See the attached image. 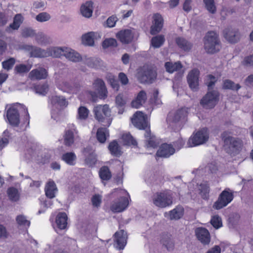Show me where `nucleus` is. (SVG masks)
<instances>
[{
    "label": "nucleus",
    "mask_w": 253,
    "mask_h": 253,
    "mask_svg": "<svg viewBox=\"0 0 253 253\" xmlns=\"http://www.w3.org/2000/svg\"><path fill=\"white\" fill-rule=\"evenodd\" d=\"M117 17L115 16H111L109 17L106 21V26L108 27L112 28L115 26L116 22L117 21Z\"/></svg>",
    "instance_id": "nucleus-64"
},
{
    "label": "nucleus",
    "mask_w": 253,
    "mask_h": 253,
    "mask_svg": "<svg viewBox=\"0 0 253 253\" xmlns=\"http://www.w3.org/2000/svg\"><path fill=\"white\" fill-rule=\"evenodd\" d=\"M93 112L95 118L104 126H109L112 122L111 111L109 105H97L94 107Z\"/></svg>",
    "instance_id": "nucleus-3"
},
{
    "label": "nucleus",
    "mask_w": 253,
    "mask_h": 253,
    "mask_svg": "<svg viewBox=\"0 0 253 253\" xmlns=\"http://www.w3.org/2000/svg\"><path fill=\"white\" fill-rule=\"evenodd\" d=\"M222 87L224 89H230L233 91H237L241 87V86L239 84H236L232 81L226 79L223 81Z\"/></svg>",
    "instance_id": "nucleus-40"
},
{
    "label": "nucleus",
    "mask_w": 253,
    "mask_h": 253,
    "mask_svg": "<svg viewBox=\"0 0 253 253\" xmlns=\"http://www.w3.org/2000/svg\"><path fill=\"white\" fill-rule=\"evenodd\" d=\"M219 94L217 90L208 91L200 100V104L206 109L213 108L219 100Z\"/></svg>",
    "instance_id": "nucleus-6"
},
{
    "label": "nucleus",
    "mask_w": 253,
    "mask_h": 253,
    "mask_svg": "<svg viewBox=\"0 0 253 253\" xmlns=\"http://www.w3.org/2000/svg\"><path fill=\"white\" fill-rule=\"evenodd\" d=\"M115 242L116 243V248L119 250L124 249L127 242V234L124 230H121L114 234Z\"/></svg>",
    "instance_id": "nucleus-18"
},
{
    "label": "nucleus",
    "mask_w": 253,
    "mask_h": 253,
    "mask_svg": "<svg viewBox=\"0 0 253 253\" xmlns=\"http://www.w3.org/2000/svg\"><path fill=\"white\" fill-rule=\"evenodd\" d=\"M68 217L65 212H60L58 214L56 219L57 227L60 229H64L67 224Z\"/></svg>",
    "instance_id": "nucleus-32"
},
{
    "label": "nucleus",
    "mask_w": 253,
    "mask_h": 253,
    "mask_svg": "<svg viewBox=\"0 0 253 253\" xmlns=\"http://www.w3.org/2000/svg\"><path fill=\"white\" fill-rule=\"evenodd\" d=\"M25 49L30 52L31 57L44 58L49 57L47 49L44 50L40 47L32 46L26 45Z\"/></svg>",
    "instance_id": "nucleus-19"
},
{
    "label": "nucleus",
    "mask_w": 253,
    "mask_h": 253,
    "mask_svg": "<svg viewBox=\"0 0 253 253\" xmlns=\"http://www.w3.org/2000/svg\"><path fill=\"white\" fill-rule=\"evenodd\" d=\"M34 89L37 93L44 95L48 90V85L46 84H40L35 86Z\"/></svg>",
    "instance_id": "nucleus-51"
},
{
    "label": "nucleus",
    "mask_w": 253,
    "mask_h": 253,
    "mask_svg": "<svg viewBox=\"0 0 253 253\" xmlns=\"http://www.w3.org/2000/svg\"><path fill=\"white\" fill-rule=\"evenodd\" d=\"M221 138L224 142L226 152L231 156H236L242 151L244 142L241 138L230 136L226 131L221 133Z\"/></svg>",
    "instance_id": "nucleus-1"
},
{
    "label": "nucleus",
    "mask_w": 253,
    "mask_h": 253,
    "mask_svg": "<svg viewBox=\"0 0 253 253\" xmlns=\"http://www.w3.org/2000/svg\"><path fill=\"white\" fill-rule=\"evenodd\" d=\"M99 175L102 180H109L112 177L111 172L107 166H103L100 168Z\"/></svg>",
    "instance_id": "nucleus-42"
},
{
    "label": "nucleus",
    "mask_w": 253,
    "mask_h": 253,
    "mask_svg": "<svg viewBox=\"0 0 253 253\" xmlns=\"http://www.w3.org/2000/svg\"><path fill=\"white\" fill-rule=\"evenodd\" d=\"M199 190V194L202 198L204 199H207L209 192V187L206 184H202L200 185Z\"/></svg>",
    "instance_id": "nucleus-53"
},
{
    "label": "nucleus",
    "mask_w": 253,
    "mask_h": 253,
    "mask_svg": "<svg viewBox=\"0 0 253 253\" xmlns=\"http://www.w3.org/2000/svg\"><path fill=\"white\" fill-rule=\"evenodd\" d=\"M145 137L147 138L146 140V145L147 147L155 148L157 147L159 143L156 141L155 137L151 135L150 129L146 130L145 133Z\"/></svg>",
    "instance_id": "nucleus-36"
},
{
    "label": "nucleus",
    "mask_w": 253,
    "mask_h": 253,
    "mask_svg": "<svg viewBox=\"0 0 253 253\" xmlns=\"http://www.w3.org/2000/svg\"><path fill=\"white\" fill-rule=\"evenodd\" d=\"M16 62L15 58L10 57L2 62V68L7 71L11 70Z\"/></svg>",
    "instance_id": "nucleus-50"
},
{
    "label": "nucleus",
    "mask_w": 253,
    "mask_h": 253,
    "mask_svg": "<svg viewBox=\"0 0 253 253\" xmlns=\"http://www.w3.org/2000/svg\"><path fill=\"white\" fill-rule=\"evenodd\" d=\"M65 57L69 60L74 62H78L82 60L81 55L76 51L69 48H65Z\"/></svg>",
    "instance_id": "nucleus-26"
},
{
    "label": "nucleus",
    "mask_w": 253,
    "mask_h": 253,
    "mask_svg": "<svg viewBox=\"0 0 253 253\" xmlns=\"http://www.w3.org/2000/svg\"><path fill=\"white\" fill-rule=\"evenodd\" d=\"M23 17L20 14H17L14 17L13 22L5 29L7 32L10 33L12 30H18L23 22Z\"/></svg>",
    "instance_id": "nucleus-27"
},
{
    "label": "nucleus",
    "mask_w": 253,
    "mask_h": 253,
    "mask_svg": "<svg viewBox=\"0 0 253 253\" xmlns=\"http://www.w3.org/2000/svg\"><path fill=\"white\" fill-rule=\"evenodd\" d=\"M93 12V2L92 1H87L82 5L81 12L83 16L89 18L92 16Z\"/></svg>",
    "instance_id": "nucleus-28"
},
{
    "label": "nucleus",
    "mask_w": 253,
    "mask_h": 253,
    "mask_svg": "<svg viewBox=\"0 0 253 253\" xmlns=\"http://www.w3.org/2000/svg\"><path fill=\"white\" fill-rule=\"evenodd\" d=\"M57 191L55 183L54 181H49L45 187V195L50 199L55 197V192Z\"/></svg>",
    "instance_id": "nucleus-34"
},
{
    "label": "nucleus",
    "mask_w": 253,
    "mask_h": 253,
    "mask_svg": "<svg viewBox=\"0 0 253 253\" xmlns=\"http://www.w3.org/2000/svg\"><path fill=\"white\" fill-rule=\"evenodd\" d=\"M50 15L45 12H43L38 14L36 17V19L40 22H45L50 19Z\"/></svg>",
    "instance_id": "nucleus-56"
},
{
    "label": "nucleus",
    "mask_w": 253,
    "mask_h": 253,
    "mask_svg": "<svg viewBox=\"0 0 253 253\" xmlns=\"http://www.w3.org/2000/svg\"><path fill=\"white\" fill-rule=\"evenodd\" d=\"M65 47H53L47 49V53L49 56H52L54 58H59L61 56H65Z\"/></svg>",
    "instance_id": "nucleus-29"
},
{
    "label": "nucleus",
    "mask_w": 253,
    "mask_h": 253,
    "mask_svg": "<svg viewBox=\"0 0 253 253\" xmlns=\"http://www.w3.org/2000/svg\"><path fill=\"white\" fill-rule=\"evenodd\" d=\"M32 65L20 64L16 65L14 69L15 74L23 75L24 74L29 72L32 68Z\"/></svg>",
    "instance_id": "nucleus-37"
},
{
    "label": "nucleus",
    "mask_w": 253,
    "mask_h": 253,
    "mask_svg": "<svg viewBox=\"0 0 253 253\" xmlns=\"http://www.w3.org/2000/svg\"><path fill=\"white\" fill-rule=\"evenodd\" d=\"M199 71L194 69L190 71L187 76V80L190 88L193 91H197L199 88Z\"/></svg>",
    "instance_id": "nucleus-14"
},
{
    "label": "nucleus",
    "mask_w": 253,
    "mask_h": 253,
    "mask_svg": "<svg viewBox=\"0 0 253 253\" xmlns=\"http://www.w3.org/2000/svg\"><path fill=\"white\" fill-rule=\"evenodd\" d=\"M16 221L20 225L28 226L30 225V222L26 219V217L22 215H18L16 217Z\"/></svg>",
    "instance_id": "nucleus-59"
},
{
    "label": "nucleus",
    "mask_w": 253,
    "mask_h": 253,
    "mask_svg": "<svg viewBox=\"0 0 253 253\" xmlns=\"http://www.w3.org/2000/svg\"><path fill=\"white\" fill-rule=\"evenodd\" d=\"M161 243L169 251H172L174 248V244L170 235H163Z\"/></svg>",
    "instance_id": "nucleus-33"
},
{
    "label": "nucleus",
    "mask_w": 253,
    "mask_h": 253,
    "mask_svg": "<svg viewBox=\"0 0 253 253\" xmlns=\"http://www.w3.org/2000/svg\"><path fill=\"white\" fill-rule=\"evenodd\" d=\"M153 203L160 208H165L172 204V198L168 192H157L154 195Z\"/></svg>",
    "instance_id": "nucleus-8"
},
{
    "label": "nucleus",
    "mask_w": 253,
    "mask_h": 253,
    "mask_svg": "<svg viewBox=\"0 0 253 253\" xmlns=\"http://www.w3.org/2000/svg\"><path fill=\"white\" fill-rule=\"evenodd\" d=\"M195 234L198 239L203 244L208 245L211 241L210 234L209 231L203 227H199L195 229Z\"/></svg>",
    "instance_id": "nucleus-20"
},
{
    "label": "nucleus",
    "mask_w": 253,
    "mask_h": 253,
    "mask_svg": "<svg viewBox=\"0 0 253 253\" xmlns=\"http://www.w3.org/2000/svg\"><path fill=\"white\" fill-rule=\"evenodd\" d=\"M35 34V31L30 28H26L24 29L22 33V35L24 38L33 37Z\"/></svg>",
    "instance_id": "nucleus-62"
},
{
    "label": "nucleus",
    "mask_w": 253,
    "mask_h": 253,
    "mask_svg": "<svg viewBox=\"0 0 253 253\" xmlns=\"http://www.w3.org/2000/svg\"><path fill=\"white\" fill-rule=\"evenodd\" d=\"M102 47L105 49L109 47H117L118 45L117 41L113 38L106 39L102 42Z\"/></svg>",
    "instance_id": "nucleus-52"
},
{
    "label": "nucleus",
    "mask_w": 253,
    "mask_h": 253,
    "mask_svg": "<svg viewBox=\"0 0 253 253\" xmlns=\"http://www.w3.org/2000/svg\"><path fill=\"white\" fill-rule=\"evenodd\" d=\"M62 159L68 165H74L76 156L73 152H67L62 155Z\"/></svg>",
    "instance_id": "nucleus-46"
},
{
    "label": "nucleus",
    "mask_w": 253,
    "mask_h": 253,
    "mask_svg": "<svg viewBox=\"0 0 253 253\" xmlns=\"http://www.w3.org/2000/svg\"><path fill=\"white\" fill-rule=\"evenodd\" d=\"M205 7L207 10L212 14H214L216 11V8L214 4V0H203Z\"/></svg>",
    "instance_id": "nucleus-48"
},
{
    "label": "nucleus",
    "mask_w": 253,
    "mask_h": 253,
    "mask_svg": "<svg viewBox=\"0 0 253 253\" xmlns=\"http://www.w3.org/2000/svg\"><path fill=\"white\" fill-rule=\"evenodd\" d=\"M9 199L13 202H16L19 199V194L18 190L14 187H10L7 191Z\"/></svg>",
    "instance_id": "nucleus-44"
},
{
    "label": "nucleus",
    "mask_w": 253,
    "mask_h": 253,
    "mask_svg": "<svg viewBox=\"0 0 253 253\" xmlns=\"http://www.w3.org/2000/svg\"><path fill=\"white\" fill-rule=\"evenodd\" d=\"M175 150L170 144H163L157 152L156 156L159 157L168 158L175 153Z\"/></svg>",
    "instance_id": "nucleus-21"
},
{
    "label": "nucleus",
    "mask_w": 253,
    "mask_h": 253,
    "mask_svg": "<svg viewBox=\"0 0 253 253\" xmlns=\"http://www.w3.org/2000/svg\"><path fill=\"white\" fill-rule=\"evenodd\" d=\"M132 124L139 129L148 130L150 129V126L147 121V118L142 112L137 111L131 118Z\"/></svg>",
    "instance_id": "nucleus-9"
},
{
    "label": "nucleus",
    "mask_w": 253,
    "mask_h": 253,
    "mask_svg": "<svg viewBox=\"0 0 253 253\" xmlns=\"http://www.w3.org/2000/svg\"><path fill=\"white\" fill-rule=\"evenodd\" d=\"M86 64L91 68H96L100 66V61L94 58H89L85 60Z\"/></svg>",
    "instance_id": "nucleus-54"
},
{
    "label": "nucleus",
    "mask_w": 253,
    "mask_h": 253,
    "mask_svg": "<svg viewBox=\"0 0 253 253\" xmlns=\"http://www.w3.org/2000/svg\"><path fill=\"white\" fill-rule=\"evenodd\" d=\"M117 37L122 43L125 44L131 42L133 38L131 31L127 29L120 31L117 34Z\"/></svg>",
    "instance_id": "nucleus-24"
},
{
    "label": "nucleus",
    "mask_w": 253,
    "mask_h": 253,
    "mask_svg": "<svg viewBox=\"0 0 253 253\" xmlns=\"http://www.w3.org/2000/svg\"><path fill=\"white\" fill-rule=\"evenodd\" d=\"M183 208L178 206L169 212V217L170 220H177L180 218L183 214Z\"/></svg>",
    "instance_id": "nucleus-38"
},
{
    "label": "nucleus",
    "mask_w": 253,
    "mask_h": 253,
    "mask_svg": "<svg viewBox=\"0 0 253 253\" xmlns=\"http://www.w3.org/2000/svg\"><path fill=\"white\" fill-rule=\"evenodd\" d=\"M233 198V192L229 188H226L219 194L212 208L216 210H220L229 204Z\"/></svg>",
    "instance_id": "nucleus-7"
},
{
    "label": "nucleus",
    "mask_w": 253,
    "mask_h": 253,
    "mask_svg": "<svg viewBox=\"0 0 253 253\" xmlns=\"http://www.w3.org/2000/svg\"><path fill=\"white\" fill-rule=\"evenodd\" d=\"M243 65L247 67L253 66V54L246 57L242 61Z\"/></svg>",
    "instance_id": "nucleus-63"
},
{
    "label": "nucleus",
    "mask_w": 253,
    "mask_h": 253,
    "mask_svg": "<svg viewBox=\"0 0 253 253\" xmlns=\"http://www.w3.org/2000/svg\"><path fill=\"white\" fill-rule=\"evenodd\" d=\"M204 47L209 53L218 52L220 48L218 35L214 31L208 32L204 38Z\"/></svg>",
    "instance_id": "nucleus-4"
},
{
    "label": "nucleus",
    "mask_w": 253,
    "mask_h": 253,
    "mask_svg": "<svg viewBox=\"0 0 253 253\" xmlns=\"http://www.w3.org/2000/svg\"><path fill=\"white\" fill-rule=\"evenodd\" d=\"M108 135V131L106 128L100 127L97 129L96 137L100 143H104L106 140L107 136Z\"/></svg>",
    "instance_id": "nucleus-41"
},
{
    "label": "nucleus",
    "mask_w": 253,
    "mask_h": 253,
    "mask_svg": "<svg viewBox=\"0 0 253 253\" xmlns=\"http://www.w3.org/2000/svg\"><path fill=\"white\" fill-rule=\"evenodd\" d=\"M108 149L111 154L115 157H119L121 156L123 153L121 147L116 140H114L110 143L108 146Z\"/></svg>",
    "instance_id": "nucleus-30"
},
{
    "label": "nucleus",
    "mask_w": 253,
    "mask_h": 253,
    "mask_svg": "<svg viewBox=\"0 0 253 253\" xmlns=\"http://www.w3.org/2000/svg\"><path fill=\"white\" fill-rule=\"evenodd\" d=\"M100 38V33L89 32L82 36V43L85 45L92 46L94 45V41Z\"/></svg>",
    "instance_id": "nucleus-22"
},
{
    "label": "nucleus",
    "mask_w": 253,
    "mask_h": 253,
    "mask_svg": "<svg viewBox=\"0 0 253 253\" xmlns=\"http://www.w3.org/2000/svg\"><path fill=\"white\" fill-rule=\"evenodd\" d=\"M209 139L207 128H203L198 131L189 140L190 146H195L205 143Z\"/></svg>",
    "instance_id": "nucleus-10"
},
{
    "label": "nucleus",
    "mask_w": 253,
    "mask_h": 253,
    "mask_svg": "<svg viewBox=\"0 0 253 253\" xmlns=\"http://www.w3.org/2000/svg\"><path fill=\"white\" fill-rule=\"evenodd\" d=\"M6 118L9 124L13 126H18L20 123V114L14 107H10L6 112Z\"/></svg>",
    "instance_id": "nucleus-15"
},
{
    "label": "nucleus",
    "mask_w": 253,
    "mask_h": 253,
    "mask_svg": "<svg viewBox=\"0 0 253 253\" xmlns=\"http://www.w3.org/2000/svg\"><path fill=\"white\" fill-rule=\"evenodd\" d=\"M89 111L85 107H80L78 109L79 117L80 119H86L88 115Z\"/></svg>",
    "instance_id": "nucleus-58"
},
{
    "label": "nucleus",
    "mask_w": 253,
    "mask_h": 253,
    "mask_svg": "<svg viewBox=\"0 0 253 253\" xmlns=\"http://www.w3.org/2000/svg\"><path fill=\"white\" fill-rule=\"evenodd\" d=\"M164 19L161 14L155 13L153 16L152 25L151 27L150 33L155 35L159 33L163 26Z\"/></svg>",
    "instance_id": "nucleus-16"
},
{
    "label": "nucleus",
    "mask_w": 253,
    "mask_h": 253,
    "mask_svg": "<svg viewBox=\"0 0 253 253\" xmlns=\"http://www.w3.org/2000/svg\"><path fill=\"white\" fill-rule=\"evenodd\" d=\"M165 41V37L164 35H159L153 37L151 41V45L155 48L160 47L163 45Z\"/></svg>",
    "instance_id": "nucleus-39"
},
{
    "label": "nucleus",
    "mask_w": 253,
    "mask_h": 253,
    "mask_svg": "<svg viewBox=\"0 0 253 253\" xmlns=\"http://www.w3.org/2000/svg\"><path fill=\"white\" fill-rule=\"evenodd\" d=\"M93 87L97 92L92 91H88L92 101L95 102L98 97L100 99H105L107 97V89L105 83L102 79H96L93 83Z\"/></svg>",
    "instance_id": "nucleus-5"
},
{
    "label": "nucleus",
    "mask_w": 253,
    "mask_h": 253,
    "mask_svg": "<svg viewBox=\"0 0 253 253\" xmlns=\"http://www.w3.org/2000/svg\"><path fill=\"white\" fill-rule=\"evenodd\" d=\"M208 77L209 81L207 82V84L208 86V91L213 90V86L214 85L215 83L216 82V78L214 76L211 75H209Z\"/></svg>",
    "instance_id": "nucleus-60"
},
{
    "label": "nucleus",
    "mask_w": 253,
    "mask_h": 253,
    "mask_svg": "<svg viewBox=\"0 0 253 253\" xmlns=\"http://www.w3.org/2000/svg\"><path fill=\"white\" fill-rule=\"evenodd\" d=\"M224 38L230 43H237L241 38V34L238 30L227 27L222 31Z\"/></svg>",
    "instance_id": "nucleus-11"
},
{
    "label": "nucleus",
    "mask_w": 253,
    "mask_h": 253,
    "mask_svg": "<svg viewBox=\"0 0 253 253\" xmlns=\"http://www.w3.org/2000/svg\"><path fill=\"white\" fill-rule=\"evenodd\" d=\"M165 67L168 72L172 73L175 71L180 70L182 68V65L180 61L174 63L167 62L165 64Z\"/></svg>",
    "instance_id": "nucleus-35"
},
{
    "label": "nucleus",
    "mask_w": 253,
    "mask_h": 253,
    "mask_svg": "<svg viewBox=\"0 0 253 253\" xmlns=\"http://www.w3.org/2000/svg\"><path fill=\"white\" fill-rule=\"evenodd\" d=\"M136 78L142 84H151L156 81L157 72L152 67L144 65L137 69Z\"/></svg>",
    "instance_id": "nucleus-2"
},
{
    "label": "nucleus",
    "mask_w": 253,
    "mask_h": 253,
    "mask_svg": "<svg viewBox=\"0 0 253 253\" xmlns=\"http://www.w3.org/2000/svg\"><path fill=\"white\" fill-rule=\"evenodd\" d=\"M107 79L112 88L116 91L118 90L119 84L118 81L115 79L114 76L112 75H109L107 76Z\"/></svg>",
    "instance_id": "nucleus-55"
},
{
    "label": "nucleus",
    "mask_w": 253,
    "mask_h": 253,
    "mask_svg": "<svg viewBox=\"0 0 253 253\" xmlns=\"http://www.w3.org/2000/svg\"><path fill=\"white\" fill-rule=\"evenodd\" d=\"M82 152L85 157V164L89 167L94 166L97 162V157L92 147L87 146L84 148Z\"/></svg>",
    "instance_id": "nucleus-13"
},
{
    "label": "nucleus",
    "mask_w": 253,
    "mask_h": 253,
    "mask_svg": "<svg viewBox=\"0 0 253 253\" xmlns=\"http://www.w3.org/2000/svg\"><path fill=\"white\" fill-rule=\"evenodd\" d=\"M115 103L117 107L119 108L118 113L122 114L124 112L123 107L125 105L126 102L122 94H120L116 96Z\"/></svg>",
    "instance_id": "nucleus-45"
},
{
    "label": "nucleus",
    "mask_w": 253,
    "mask_h": 253,
    "mask_svg": "<svg viewBox=\"0 0 253 253\" xmlns=\"http://www.w3.org/2000/svg\"><path fill=\"white\" fill-rule=\"evenodd\" d=\"M175 42L179 48L186 51H189L192 47L191 42L182 37L176 38Z\"/></svg>",
    "instance_id": "nucleus-31"
},
{
    "label": "nucleus",
    "mask_w": 253,
    "mask_h": 253,
    "mask_svg": "<svg viewBox=\"0 0 253 253\" xmlns=\"http://www.w3.org/2000/svg\"><path fill=\"white\" fill-rule=\"evenodd\" d=\"M147 100V94L144 90L139 91L136 99L131 102V106L135 108H138L144 104Z\"/></svg>",
    "instance_id": "nucleus-25"
},
{
    "label": "nucleus",
    "mask_w": 253,
    "mask_h": 253,
    "mask_svg": "<svg viewBox=\"0 0 253 253\" xmlns=\"http://www.w3.org/2000/svg\"><path fill=\"white\" fill-rule=\"evenodd\" d=\"M128 205V200L127 198L122 197L118 200L113 202L110 207V209L114 212H120L124 211Z\"/></svg>",
    "instance_id": "nucleus-17"
},
{
    "label": "nucleus",
    "mask_w": 253,
    "mask_h": 253,
    "mask_svg": "<svg viewBox=\"0 0 253 253\" xmlns=\"http://www.w3.org/2000/svg\"><path fill=\"white\" fill-rule=\"evenodd\" d=\"M122 140L124 145H135L137 144L136 141L129 133L123 135Z\"/></svg>",
    "instance_id": "nucleus-49"
},
{
    "label": "nucleus",
    "mask_w": 253,
    "mask_h": 253,
    "mask_svg": "<svg viewBox=\"0 0 253 253\" xmlns=\"http://www.w3.org/2000/svg\"><path fill=\"white\" fill-rule=\"evenodd\" d=\"M36 40L40 44H43L46 42V36L42 33H39L36 35Z\"/></svg>",
    "instance_id": "nucleus-61"
},
{
    "label": "nucleus",
    "mask_w": 253,
    "mask_h": 253,
    "mask_svg": "<svg viewBox=\"0 0 253 253\" xmlns=\"http://www.w3.org/2000/svg\"><path fill=\"white\" fill-rule=\"evenodd\" d=\"M47 75V72L44 68H39L31 71L29 74V77L31 80H42L46 79Z\"/></svg>",
    "instance_id": "nucleus-23"
},
{
    "label": "nucleus",
    "mask_w": 253,
    "mask_h": 253,
    "mask_svg": "<svg viewBox=\"0 0 253 253\" xmlns=\"http://www.w3.org/2000/svg\"><path fill=\"white\" fill-rule=\"evenodd\" d=\"M51 102L53 105H58L60 106H66L67 102L63 96H54L51 98Z\"/></svg>",
    "instance_id": "nucleus-47"
},
{
    "label": "nucleus",
    "mask_w": 253,
    "mask_h": 253,
    "mask_svg": "<svg viewBox=\"0 0 253 253\" xmlns=\"http://www.w3.org/2000/svg\"><path fill=\"white\" fill-rule=\"evenodd\" d=\"M187 114V109L182 108L169 113L167 117V121L169 123H177L184 120Z\"/></svg>",
    "instance_id": "nucleus-12"
},
{
    "label": "nucleus",
    "mask_w": 253,
    "mask_h": 253,
    "mask_svg": "<svg viewBox=\"0 0 253 253\" xmlns=\"http://www.w3.org/2000/svg\"><path fill=\"white\" fill-rule=\"evenodd\" d=\"M211 225L215 228L218 229L222 226L221 218L218 215H215L211 219Z\"/></svg>",
    "instance_id": "nucleus-57"
},
{
    "label": "nucleus",
    "mask_w": 253,
    "mask_h": 253,
    "mask_svg": "<svg viewBox=\"0 0 253 253\" xmlns=\"http://www.w3.org/2000/svg\"><path fill=\"white\" fill-rule=\"evenodd\" d=\"M74 142V135L73 131L68 130L66 131L64 135V143L67 146H70Z\"/></svg>",
    "instance_id": "nucleus-43"
}]
</instances>
